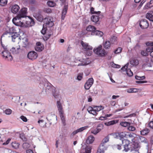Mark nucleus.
Instances as JSON below:
<instances>
[{
    "label": "nucleus",
    "mask_w": 153,
    "mask_h": 153,
    "mask_svg": "<svg viewBox=\"0 0 153 153\" xmlns=\"http://www.w3.org/2000/svg\"><path fill=\"white\" fill-rule=\"evenodd\" d=\"M122 50V48L120 47L118 48L116 50H115L114 52V53L116 54L119 53L121 52Z\"/></svg>",
    "instance_id": "nucleus-54"
},
{
    "label": "nucleus",
    "mask_w": 153,
    "mask_h": 153,
    "mask_svg": "<svg viewBox=\"0 0 153 153\" xmlns=\"http://www.w3.org/2000/svg\"><path fill=\"white\" fill-rule=\"evenodd\" d=\"M30 146V144L27 143H25L22 145L23 148L25 149H28Z\"/></svg>",
    "instance_id": "nucleus-41"
},
{
    "label": "nucleus",
    "mask_w": 153,
    "mask_h": 153,
    "mask_svg": "<svg viewBox=\"0 0 153 153\" xmlns=\"http://www.w3.org/2000/svg\"><path fill=\"white\" fill-rule=\"evenodd\" d=\"M64 114H59L60 116L63 124L64 126L66 125L65 118L63 115Z\"/></svg>",
    "instance_id": "nucleus-34"
},
{
    "label": "nucleus",
    "mask_w": 153,
    "mask_h": 153,
    "mask_svg": "<svg viewBox=\"0 0 153 153\" xmlns=\"http://www.w3.org/2000/svg\"><path fill=\"white\" fill-rule=\"evenodd\" d=\"M146 51L147 52H152V46H150L148 48H147L146 49Z\"/></svg>",
    "instance_id": "nucleus-60"
},
{
    "label": "nucleus",
    "mask_w": 153,
    "mask_h": 153,
    "mask_svg": "<svg viewBox=\"0 0 153 153\" xmlns=\"http://www.w3.org/2000/svg\"><path fill=\"white\" fill-rule=\"evenodd\" d=\"M130 64L133 66H136L139 64V61L136 59H133L131 60L130 62Z\"/></svg>",
    "instance_id": "nucleus-27"
},
{
    "label": "nucleus",
    "mask_w": 153,
    "mask_h": 153,
    "mask_svg": "<svg viewBox=\"0 0 153 153\" xmlns=\"http://www.w3.org/2000/svg\"><path fill=\"white\" fill-rule=\"evenodd\" d=\"M47 5L50 7H53L56 5V3L53 1H48L47 3Z\"/></svg>",
    "instance_id": "nucleus-40"
},
{
    "label": "nucleus",
    "mask_w": 153,
    "mask_h": 153,
    "mask_svg": "<svg viewBox=\"0 0 153 153\" xmlns=\"http://www.w3.org/2000/svg\"><path fill=\"white\" fill-rule=\"evenodd\" d=\"M146 18L149 20L153 21V15L152 14L148 13L146 14Z\"/></svg>",
    "instance_id": "nucleus-36"
},
{
    "label": "nucleus",
    "mask_w": 153,
    "mask_h": 153,
    "mask_svg": "<svg viewBox=\"0 0 153 153\" xmlns=\"http://www.w3.org/2000/svg\"><path fill=\"white\" fill-rule=\"evenodd\" d=\"M83 73H80L78 74L77 76V79L79 80H80L82 78Z\"/></svg>",
    "instance_id": "nucleus-57"
},
{
    "label": "nucleus",
    "mask_w": 153,
    "mask_h": 153,
    "mask_svg": "<svg viewBox=\"0 0 153 153\" xmlns=\"http://www.w3.org/2000/svg\"><path fill=\"white\" fill-rule=\"evenodd\" d=\"M111 44L109 41H106L104 44V48L106 49H108L110 47Z\"/></svg>",
    "instance_id": "nucleus-38"
},
{
    "label": "nucleus",
    "mask_w": 153,
    "mask_h": 153,
    "mask_svg": "<svg viewBox=\"0 0 153 153\" xmlns=\"http://www.w3.org/2000/svg\"><path fill=\"white\" fill-rule=\"evenodd\" d=\"M96 30L95 27L93 25H89L87 26L86 28V30L89 32H94Z\"/></svg>",
    "instance_id": "nucleus-24"
},
{
    "label": "nucleus",
    "mask_w": 153,
    "mask_h": 153,
    "mask_svg": "<svg viewBox=\"0 0 153 153\" xmlns=\"http://www.w3.org/2000/svg\"><path fill=\"white\" fill-rule=\"evenodd\" d=\"M95 109V110L96 111H99L102 109H103V107L102 106H97L94 107Z\"/></svg>",
    "instance_id": "nucleus-48"
},
{
    "label": "nucleus",
    "mask_w": 153,
    "mask_h": 153,
    "mask_svg": "<svg viewBox=\"0 0 153 153\" xmlns=\"http://www.w3.org/2000/svg\"><path fill=\"white\" fill-rule=\"evenodd\" d=\"M37 53L34 51L29 52L27 54V57L30 59L33 60L36 59L37 57Z\"/></svg>",
    "instance_id": "nucleus-8"
},
{
    "label": "nucleus",
    "mask_w": 153,
    "mask_h": 153,
    "mask_svg": "<svg viewBox=\"0 0 153 153\" xmlns=\"http://www.w3.org/2000/svg\"><path fill=\"white\" fill-rule=\"evenodd\" d=\"M127 129L128 130L131 131H134L136 129V128L134 127L130 126V125L128 126Z\"/></svg>",
    "instance_id": "nucleus-50"
},
{
    "label": "nucleus",
    "mask_w": 153,
    "mask_h": 153,
    "mask_svg": "<svg viewBox=\"0 0 153 153\" xmlns=\"http://www.w3.org/2000/svg\"><path fill=\"white\" fill-rule=\"evenodd\" d=\"M102 46L100 45L94 49V51L95 53L99 56H104L107 54V53L104 49H102Z\"/></svg>",
    "instance_id": "nucleus-2"
},
{
    "label": "nucleus",
    "mask_w": 153,
    "mask_h": 153,
    "mask_svg": "<svg viewBox=\"0 0 153 153\" xmlns=\"http://www.w3.org/2000/svg\"><path fill=\"white\" fill-rule=\"evenodd\" d=\"M91 61L88 59H86L78 60L76 59L74 61L71 63V65L73 66L77 65L78 66L80 65H84L88 64L91 62Z\"/></svg>",
    "instance_id": "nucleus-1"
},
{
    "label": "nucleus",
    "mask_w": 153,
    "mask_h": 153,
    "mask_svg": "<svg viewBox=\"0 0 153 153\" xmlns=\"http://www.w3.org/2000/svg\"><path fill=\"white\" fill-rule=\"evenodd\" d=\"M52 89V87L50 84L48 85L46 87V91H48V90L51 91Z\"/></svg>",
    "instance_id": "nucleus-52"
},
{
    "label": "nucleus",
    "mask_w": 153,
    "mask_h": 153,
    "mask_svg": "<svg viewBox=\"0 0 153 153\" xmlns=\"http://www.w3.org/2000/svg\"><path fill=\"white\" fill-rule=\"evenodd\" d=\"M111 42L113 43H115V41H117V38L115 36H113L111 38Z\"/></svg>",
    "instance_id": "nucleus-62"
},
{
    "label": "nucleus",
    "mask_w": 153,
    "mask_h": 153,
    "mask_svg": "<svg viewBox=\"0 0 153 153\" xmlns=\"http://www.w3.org/2000/svg\"><path fill=\"white\" fill-rule=\"evenodd\" d=\"M117 121H116V122L115 120H112L109 121L108 122H106L105 123V124L107 126H109L111 125H113L116 123H117Z\"/></svg>",
    "instance_id": "nucleus-37"
},
{
    "label": "nucleus",
    "mask_w": 153,
    "mask_h": 153,
    "mask_svg": "<svg viewBox=\"0 0 153 153\" xmlns=\"http://www.w3.org/2000/svg\"><path fill=\"white\" fill-rule=\"evenodd\" d=\"M56 106L57 107L59 114H64L63 107L61 103L59 101L57 102Z\"/></svg>",
    "instance_id": "nucleus-20"
},
{
    "label": "nucleus",
    "mask_w": 153,
    "mask_h": 153,
    "mask_svg": "<svg viewBox=\"0 0 153 153\" xmlns=\"http://www.w3.org/2000/svg\"><path fill=\"white\" fill-rule=\"evenodd\" d=\"M20 118L24 122H26L27 121V118L25 117L24 116H21L20 117Z\"/></svg>",
    "instance_id": "nucleus-59"
},
{
    "label": "nucleus",
    "mask_w": 153,
    "mask_h": 153,
    "mask_svg": "<svg viewBox=\"0 0 153 153\" xmlns=\"http://www.w3.org/2000/svg\"><path fill=\"white\" fill-rule=\"evenodd\" d=\"M20 9L19 6L17 4H15L13 5L11 8V10L12 13L13 14H16L19 11Z\"/></svg>",
    "instance_id": "nucleus-18"
},
{
    "label": "nucleus",
    "mask_w": 153,
    "mask_h": 153,
    "mask_svg": "<svg viewBox=\"0 0 153 153\" xmlns=\"http://www.w3.org/2000/svg\"><path fill=\"white\" fill-rule=\"evenodd\" d=\"M109 136H107L103 139L101 143L106 144V143H107L109 141Z\"/></svg>",
    "instance_id": "nucleus-42"
},
{
    "label": "nucleus",
    "mask_w": 153,
    "mask_h": 153,
    "mask_svg": "<svg viewBox=\"0 0 153 153\" xmlns=\"http://www.w3.org/2000/svg\"><path fill=\"white\" fill-rule=\"evenodd\" d=\"M22 41L23 47H26L28 45V39L27 38H24L22 39Z\"/></svg>",
    "instance_id": "nucleus-25"
},
{
    "label": "nucleus",
    "mask_w": 153,
    "mask_h": 153,
    "mask_svg": "<svg viewBox=\"0 0 153 153\" xmlns=\"http://www.w3.org/2000/svg\"><path fill=\"white\" fill-rule=\"evenodd\" d=\"M91 147H87L85 148V152H81V153H91Z\"/></svg>",
    "instance_id": "nucleus-44"
},
{
    "label": "nucleus",
    "mask_w": 153,
    "mask_h": 153,
    "mask_svg": "<svg viewBox=\"0 0 153 153\" xmlns=\"http://www.w3.org/2000/svg\"><path fill=\"white\" fill-rule=\"evenodd\" d=\"M133 134H131V133L127 132L126 138H129L132 140H133L134 139V137Z\"/></svg>",
    "instance_id": "nucleus-39"
},
{
    "label": "nucleus",
    "mask_w": 153,
    "mask_h": 153,
    "mask_svg": "<svg viewBox=\"0 0 153 153\" xmlns=\"http://www.w3.org/2000/svg\"><path fill=\"white\" fill-rule=\"evenodd\" d=\"M138 91V89L134 88H131L127 90V91L128 93H136Z\"/></svg>",
    "instance_id": "nucleus-30"
},
{
    "label": "nucleus",
    "mask_w": 153,
    "mask_h": 153,
    "mask_svg": "<svg viewBox=\"0 0 153 153\" xmlns=\"http://www.w3.org/2000/svg\"><path fill=\"white\" fill-rule=\"evenodd\" d=\"M102 128L103 125L101 124H100L97 126L96 129L92 130L91 133L96 135L101 130Z\"/></svg>",
    "instance_id": "nucleus-19"
},
{
    "label": "nucleus",
    "mask_w": 153,
    "mask_h": 153,
    "mask_svg": "<svg viewBox=\"0 0 153 153\" xmlns=\"http://www.w3.org/2000/svg\"><path fill=\"white\" fill-rule=\"evenodd\" d=\"M46 119L50 122V124H51L52 122L57 120V116L54 113H51L48 114Z\"/></svg>",
    "instance_id": "nucleus-7"
},
{
    "label": "nucleus",
    "mask_w": 153,
    "mask_h": 153,
    "mask_svg": "<svg viewBox=\"0 0 153 153\" xmlns=\"http://www.w3.org/2000/svg\"><path fill=\"white\" fill-rule=\"evenodd\" d=\"M11 139L10 138H8L6 141L4 142L3 143V144L4 145H7L11 141Z\"/></svg>",
    "instance_id": "nucleus-63"
},
{
    "label": "nucleus",
    "mask_w": 153,
    "mask_h": 153,
    "mask_svg": "<svg viewBox=\"0 0 153 153\" xmlns=\"http://www.w3.org/2000/svg\"><path fill=\"white\" fill-rule=\"evenodd\" d=\"M23 25L22 27H27L29 26H31L34 24V22L32 19H28L25 21H23Z\"/></svg>",
    "instance_id": "nucleus-6"
},
{
    "label": "nucleus",
    "mask_w": 153,
    "mask_h": 153,
    "mask_svg": "<svg viewBox=\"0 0 153 153\" xmlns=\"http://www.w3.org/2000/svg\"><path fill=\"white\" fill-rule=\"evenodd\" d=\"M81 44L83 48V49L85 51L91 50L93 49L92 47L89 45L88 43L84 42L82 41L81 42Z\"/></svg>",
    "instance_id": "nucleus-10"
},
{
    "label": "nucleus",
    "mask_w": 153,
    "mask_h": 153,
    "mask_svg": "<svg viewBox=\"0 0 153 153\" xmlns=\"http://www.w3.org/2000/svg\"><path fill=\"white\" fill-rule=\"evenodd\" d=\"M27 8H22L20 10L18 15H19V16L22 18L26 17H27Z\"/></svg>",
    "instance_id": "nucleus-13"
},
{
    "label": "nucleus",
    "mask_w": 153,
    "mask_h": 153,
    "mask_svg": "<svg viewBox=\"0 0 153 153\" xmlns=\"http://www.w3.org/2000/svg\"><path fill=\"white\" fill-rule=\"evenodd\" d=\"M1 45L2 47V48H1L2 51H5L8 50L7 46L3 45L2 44V42H1Z\"/></svg>",
    "instance_id": "nucleus-58"
},
{
    "label": "nucleus",
    "mask_w": 153,
    "mask_h": 153,
    "mask_svg": "<svg viewBox=\"0 0 153 153\" xmlns=\"http://www.w3.org/2000/svg\"><path fill=\"white\" fill-rule=\"evenodd\" d=\"M111 64L112 67L114 68H119L120 67V65L115 64L113 62H111Z\"/></svg>",
    "instance_id": "nucleus-51"
},
{
    "label": "nucleus",
    "mask_w": 153,
    "mask_h": 153,
    "mask_svg": "<svg viewBox=\"0 0 153 153\" xmlns=\"http://www.w3.org/2000/svg\"><path fill=\"white\" fill-rule=\"evenodd\" d=\"M149 130L148 128H145L140 131V134L143 135H145L147 134Z\"/></svg>",
    "instance_id": "nucleus-32"
},
{
    "label": "nucleus",
    "mask_w": 153,
    "mask_h": 153,
    "mask_svg": "<svg viewBox=\"0 0 153 153\" xmlns=\"http://www.w3.org/2000/svg\"><path fill=\"white\" fill-rule=\"evenodd\" d=\"M127 134V132H124L120 133L119 134V135L121 138H123L125 137L126 138Z\"/></svg>",
    "instance_id": "nucleus-35"
},
{
    "label": "nucleus",
    "mask_w": 153,
    "mask_h": 153,
    "mask_svg": "<svg viewBox=\"0 0 153 153\" xmlns=\"http://www.w3.org/2000/svg\"><path fill=\"white\" fill-rule=\"evenodd\" d=\"M44 46L40 42H37L35 47V50L36 51L41 52L44 49Z\"/></svg>",
    "instance_id": "nucleus-15"
},
{
    "label": "nucleus",
    "mask_w": 153,
    "mask_h": 153,
    "mask_svg": "<svg viewBox=\"0 0 153 153\" xmlns=\"http://www.w3.org/2000/svg\"><path fill=\"white\" fill-rule=\"evenodd\" d=\"M7 0H0V5L1 6H4L7 4Z\"/></svg>",
    "instance_id": "nucleus-45"
},
{
    "label": "nucleus",
    "mask_w": 153,
    "mask_h": 153,
    "mask_svg": "<svg viewBox=\"0 0 153 153\" xmlns=\"http://www.w3.org/2000/svg\"><path fill=\"white\" fill-rule=\"evenodd\" d=\"M94 8L93 7H91L90 8V12L91 14H100V11H94Z\"/></svg>",
    "instance_id": "nucleus-46"
},
{
    "label": "nucleus",
    "mask_w": 153,
    "mask_h": 153,
    "mask_svg": "<svg viewBox=\"0 0 153 153\" xmlns=\"http://www.w3.org/2000/svg\"><path fill=\"white\" fill-rule=\"evenodd\" d=\"M95 139L94 137L92 135H90L87 138L86 143L87 144H90L93 143Z\"/></svg>",
    "instance_id": "nucleus-22"
},
{
    "label": "nucleus",
    "mask_w": 153,
    "mask_h": 153,
    "mask_svg": "<svg viewBox=\"0 0 153 153\" xmlns=\"http://www.w3.org/2000/svg\"><path fill=\"white\" fill-rule=\"evenodd\" d=\"M120 125L124 127H126L127 126H130V123L128 122H121L120 123Z\"/></svg>",
    "instance_id": "nucleus-43"
},
{
    "label": "nucleus",
    "mask_w": 153,
    "mask_h": 153,
    "mask_svg": "<svg viewBox=\"0 0 153 153\" xmlns=\"http://www.w3.org/2000/svg\"><path fill=\"white\" fill-rule=\"evenodd\" d=\"M13 42L19 43L20 40V36L16 33H13L11 36Z\"/></svg>",
    "instance_id": "nucleus-17"
},
{
    "label": "nucleus",
    "mask_w": 153,
    "mask_h": 153,
    "mask_svg": "<svg viewBox=\"0 0 153 153\" xmlns=\"http://www.w3.org/2000/svg\"><path fill=\"white\" fill-rule=\"evenodd\" d=\"M126 73L128 76H131L133 75V72L129 68L127 70H126Z\"/></svg>",
    "instance_id": "nucleus-47"
},
{
    "label": "nucleus",
    "mask_w": 153,
    "mask_h": 153,
    "mask_svg": "<svg viewBox=\"0 0 153 153\" xmlns=\"http://www.w3.org/2000/svg\"><path fill=\"white\" fill-rule=\"evenodd\" d=\"M45 21H46L45 24L46 26L49 27H52L53 25V19L51 17H49L45 19Z\"/></svg>",
    "instance_id": "nucleus-11"
},
{
    "label": "nucleus",
    "mask_w": 153,
    "mask_h": 153,
    "mask_svg": "<svg viewBox=\"0 0 153 153\" xmlns=\"http://www.w3.org/2000/svg\"><path fill=\"white\" fill-rule=\"evenodd\" d=\"M129 141L127 140H122V143L124 145V151L126 152H127L129 150L128 147V146L129 144Z\"/></svg>",
    "instance_id": "nucleus-16"
},
{
    "label": "nucleus",
    "mask_w": 153,
    "mask_h": 153,
    "mask_svg": "<svg viewBox=\"0 0 153 153\" xmlns=\"http://www.w3.org/2000/svg\"><path fill=\"white\" fill-rule=\"evenodd\" d=\"M145 78V77L144 76H135V78L136 79L140 80H143Z\"/></svg>",
    "instance_id": "nucleus-56"
},
{
    "label": "nucleus",
    "mask_w": 153,
    "mask_h": 153,
    "mask_svg": "<svg viewBox=\"0 0 153 153\" xmlns=\"http://www.w3.org/2000/svg\"><path fill=\"white\" fill-rule=\"evenodd\" d=\"M12 150L7 148H4L0 151V153H10Z\"/></svg>",
    "instance_id": "nucleus-33"
},
{
    "label": "nucleus",
    "mask_w": 153,
    "mask_h": 153,
    "mask_svg": "<svg viewBox=\"0 0 153 153\" xmlns=\"http://www.w3.org/2000/svg\"><path fill=\"white\" fill-rule=\"evenodd\" d=\"M141 55L143 56H146L147 55V53L146 51H142L141 52Z\"/></svg>",
    "instance_id": "nucleus-64"
},
{
    "label": "nucleus",
    "mask_w": 153,
    "mask_h": 153,
    "mask_svg": "<svg viewBox=\"0 0 153 153\" xmlns=\"http://www.w3.org/2000/svg\"><path fill=\"white\" fill-rule=\"evenodd\" d=\"M139 25L140 27L142 29L147 28L149 26L148 21L145 19L141 20L140 22Z\"/></svg>",
    "instance_id": "nucleus-5"
},
{
    "label": "nucleus",
    "mask_w": 153,
    "mask_h": 153,
    "mask_svg": "<svg viewBox=\"0 0 153 153\" xmlns=\"http://www.w3.org/2000/svg\"><path fill=\"white\" fill-rule=\"evenodd\" d=\"M47 28L46 27H43L41 31V33L43 35H44L46 32Z\"/></svg>",
    "instance_id": "nucleus-61"
},
{
    "label": "nucleus",
    "mask_w": 153,
    "mask_h": 153,
    "mask_svg": "<svg viewBox=\"0 0 153 153\" xmlns=\"http://www.w3.org/2000/svg\"><path fill=\"white\" fill-rule=\"evenodd\" d=\"M88 127V126H85L78 128L77 129V130L79 132H81L87 128Z\"/></svg>",
    "instance_id": "nucleus-55"
},
{
    "label": "nucleus",
    "mask_w": 153,
    "mask_h": 153,
    "mask_svg": "<svg viewBox=\"0 0 153 153\" xmlns=\"http://www.w3.org/2000/svg\"><path fill=\"white\" fill-rule=\"evenodd\" d=\"M11 146L13 148L15 149H18L19 148L20 144L16 141L13 142L11 143Z\"/></svg>",
    "instance_id": "nucleus-28"
},
{
    "label": "nucleus",
    "mask_w": 153,
    "mask_h": 153,
    "mask_svg": "<svg viewBox=\"0 0 153 153\" xmlns=\"http://www.w3.org/2000/svg\"><path fill=\"white\" fill-rule=\"evenodd\" d=\"M38 123L39 124V125L43 127H46V123L44 122V120H39Z\"/></svg>",
    "instance_id": "nucleus-29"
},
{
    "label": "nucleus",
    "mask_w": 153,
    "mask_h": 153,
    "mask_svg": "<svg viewBox=\"0 0 153 153\" xmlns=\"http://www.w3.org/2000/svg\"><path fill=\"white\" fill-rule=\"evenodd\" d=\"M128 63H127L125 66L121 68V70L123 71H126V70L128 69Z\"/></svg>",
    "instance_id": "nucleus-49"
},
{
    "label": "nucleus",
    "mask_w": 153,
    "mask_h": 153,
    "mask_svg": "<svg viewBox=\"0 0 153 153\" xmlns=\"http://www.w3.org/2000/svg\"><path fill=\"white\" fill-rule=\"evenodd\" d=\"M91 19L93 22L97 23L99 20V17L98 16L93 15L91 18Z\"/></svg>",
    "instance_id": "nucleus-26"
},
{
    "label": "nucleus",
    "mask_w": 153,
    "mask_h": 153,
    "mask_svg": "<svg viewBox=\"0 0 153 153\" xmlns=\"http://www.w3.org/2000/svg\"><path fill=\"white\" fill-rule=\"evenodd\" d=\"M107 146L106 144L101 143L97 153H104L105 151L107 149Z\"/></svg>",
    "instance_id": "nucleus-9"
},
{
    "label": "nucleus",
    "mask_w": 153,
    "mask_h": 153,
    "mask_svg": "<svg viewBox=\"0 0 153 153\" xmlns=\"http://www.w3.org/2000/svg\"><path fill=\"white\" fill-rule=\"evenodd\" d=\"M68 9V6L65 5L62 12L61 18L62 20H64L65 18V15L67 13Z\"/></svg>",
    "instance_id": "nucleus-21"
},
{
    "label": "nucleus",
    "mask_w": 153,
    "mask_h": 153,
    "mask_svg": "<svg viewBox=\"0 0 153 153\" xmlns=\"http://www.w3.org/2000/svg\"><path fill=\"white\" fill-rule=\"evenodd\" d=\"M94 80L92 78H89L85 83L84 87L86 89H89L93 84Z\"/></svg>",
    "instance_id": "nucleus-12"
},
{
    "label": "nucleus",
    "mask_w": 153,
    "mask_h": 153,
    "mask_svg": "<svg viewBox=\"0 0 153 153\" xmlns=\"http://www.w3.org/2000/svg\"><path fill=\"white\" fill-rule=\"evenodd\" d=\"M91 34L93 35H96L99 37H101L103 35V33L102 32L98 30H97L94 31V32H92Z\"/></svg>",
    "instance_id": "nucleus-23"
},
{
    "label": "nucleus",
    "mask_w": 153,
    "mask_h": 153,
    "mask_svg": "<svg viewBox=\"0 0 153 153\" xmlns=\"http://www.w3.org/2000/svg\"><path fill=\"white\" fill-rule=\"evenodd\" d=\"M138 141L140 142H142L144 143H147V142L146 139L144 137L142 136H138Z\"/></svg>",
    "instance_id": "nucleus-31"
},
{
    "label": "nucleus",
    "mask_w": 153,
    "mask_h": 153,
    "mask_svg": "<svg viewBox=\"0 0 153 153\" xmlns=\"http://www.w3.org/2000/svg\"><path fill=\"white\" fill-rule=\"evenodd\" d=\"M1 54L3 58L6 60L8 61H11L12 60V56L8 50L2 51L1 52Z\"/></svg>",
    "instance_id": "nucleus-4"
},
{
    "label": "nucleus",
    "mask_w": 153,
    "mask_h": 153,
    "mask_svg": "<svg viewBox=\"0 0 153 153\" xmlns=\"http://www.w3.org/2000/svg\"><path fill=\"white\" fill-rule=\"evenodd\" d=\"M20 49V46L18 44L16 46L13 47L10 51L13 54H17L19 53Z\"/></svg>",
    "instance_id": "nucleus-14"
},
{
    "label": "nucleus",
    "mask_w": 153,
    "mask_h": 153,
    "mask_svg": "<svg viewBox=\"0 0 153 153\" xmlns=\"http://www.w3.org/2000/svg\"><path fill=\"white\" fill-rule=\"evenodd\" d=\"M12 111L10 109H7L5 110L4 112L5 114L7 115H10L12 113Z\"/></svg>",
    "instance_id": "nucleus-53"
},
{
    "label": "nucleus",
    "mask_w": 153,
    "mask_h": 153,
    "mask_svg": "<svg viewBox=\"0 0 153 153\" xmlns=\"http://www.w3.org/2000/svg\"><path fill=\"white\" fill-rule=\"evenodd\" d=\"M22 18L19 16V15L17 16L14 18L12 20L13 23L16 26L22 27L23 25V22H21V20Z\"/></svg>",
    "instance_id": "nucleus-3"
}]
</instances>
